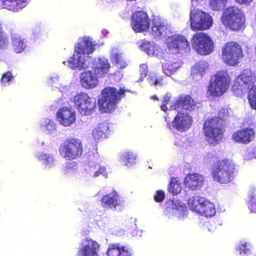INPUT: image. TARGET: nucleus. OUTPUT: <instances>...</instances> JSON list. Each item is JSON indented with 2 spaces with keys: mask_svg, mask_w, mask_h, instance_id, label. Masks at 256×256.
Instances as JSON below:
<instances>
[{
  "mask_svg": "<svg viewBox=\"0 0 256 256\" xmlns=\"http://www.w3.org/2000/svg\"><path fill=\"white\" fill-rule=\"evenodd\" d=\"M254 81L255 78L250 71L244 70L235 79L232 90L234 95L240 96L248 90L247 98L249 104L252 109L256 110V86H254Z\"/></svg>",
  "mask_w": 256,
  "mask_h": 256,
  "instance_id": "f257e3e1",
  "label": "nucleus"
},
{
  "mask_svg": "<svg viewBox=\"0 0 256 256\" xmlns=\"http://www.w3.org/2000/svg\"><path fill=\"white\" fill-rule=\"evenodd\" d=\"M96 44L92 42V40L88 37H84L81 40L77 43L74 47V54L70 60L64 61V64L71 68L74 70L76 68L83 69L87 67L86 64L84 54H90L93 53L96 50Z\"/></svg>",
  "mask_w": 256,
  "mask_h": 256,
  "instance_id": "f03ea898",
  "label": "nucleus"
},
{
  "mask_svg": "<svg viewBox=\"0 0 256 256\" xmlns=\"http://www.w3.org/2000/svg\"><path fill=\"white\" fill-rule=\"evenodd\" d=\"M128 91L122 88L117 89L114 86L105 87L101 92V98L98 100L100 110L104 112H112Z\"/></svg>",
  "mask_w": 256,
  "mask_h": 256,
  "instance_id": "7ed1b4c3",
  "label": "nucleus"
},
{
  "mask_svg": "<svg viewBox=\"0 0 256 256\" xmlns=\"http://www.w3.org/2000/svg\"><path fill=\"white\" fill-rule=\"evenodd\" d=\"M220 22L226 28L238 32L245 28L246 16L239 7L229 6L224 10Z\"/></svg>",
  "mask_w": 256,
  "mask_h": 256,
  "instance_id": "20e7f679",
  "label": "nucleus"
},
{
  "mask_svg": "<svg viewBox=\"0 0 256 256\" xmlns=\"http://www.w3.org/2000/svg\"><path fill=\"white\" fill-rule=\"evenodd\" d=\"M235 166L232 160L222 158L214 162L211 168L214 180L220 184H228L234 178Z\"/></svg>",
  "mask_w": 256,
  "mask_h": 256,
  "instance_id": "39448f33",
  "label": "nucleus"
},
{
  "mask_svg": "<svg viewBox=\"0 0 256 256\" xmlns=\"http://www.w3.org/2000/svg\"><path fill=\"white\" fill-rule=\"evenodd\" d=\"M230 82L231 78L226 70L218 71L208 86L207 94L213 98L220 96L229 88Z\"/></svg>",
  "mask_w": 256,
  "mask_h": 256,
  "instance_id": "423d86ee",
  "label": "nucleus"
},
{
  "mask_svg": "<svg viewBox=\"0 0 256 256\" xmlns=\"http://www.w3.org/2000/svg\"><path fill=\"white\" fill-rule=\"evenodd\" d=\"M59 153L63 158L72 160L80 158L84 151L83 144L80 140L70 138L66 140L59 148Z\"/></svg>",
  "mask_w": 256,
  "mask_h": 256,
  "instance_id": "0eeeda50",
  "label": "nucleus"
},
{
  "mask_svg": "<svg viewBox=\"0 0 256 256\" xmlns=\"http://www.w3.org/2000/svg\"><path fill=\"white\" fill-rule=\"evenodd\" d=\"M244 56L242 46L236 42H228L222 48V60L228 66H235L238 64Z\"/></svg>",
  "mask_w": 256,
  "mask_h": 256,
  "instance_id": "6e6552de",
  "label": "nucleus"
},
{
  "mask_svg": "<svg viewBox=\"0 0 256 256\" xmlns=\"http://www.w3.org/2000/svg\"><path fill=\"white\" fill-rule=\"evenodd\" d=\"M202 130L206 140L210 144H216L222 140L225 126L208 118L204 122Z\"/></svg>",
  "mask_w": 256,
  "mask_h": 256,
  "instance_id": "1a4fd4ad",
  "label": "nucleus"
},
{
  "mask_svg": "<svg viewBox=\"0 0 256 256\" xmlns=\"http://www.w3.org/2000/svg\"><path fill=\"white\" fill-rule=\"evenodd\" d=\"M190 42L194 50L200 55H208L214 48L213 40L205 32H197L194 34L190 39Z\"/></svg>",
  "mask_w": 256,
  "mask_h": 256,
  "instance_id": "9d476101",
  "label": "nucleus"
},
{
  "mask_svg": "<svg viewBox=\"0 0 256 256\" xmlns=\"http://www.w3.org/2000/svg\"><path fill=\"white\" fill-rule=\"evenodd\" d=\"M188 204L191 210L206 218L212 217L216 214L214 204L200 196L190 198Z\"/></svg>",
  "mask_w": 256,
  "mask_h": 256,
  "instance_id": "9b49d317",
  "label": "nucleus"
},
{
  "mask_svg": "<svg viewBox=\"0 0 256 256\" xmlns=\"http://www.w3.org/2000/svg\"><path fill=\"white\" fill-rule=\"evenodd\" d=\"M190 28L193 31L207 30L213 24L211 16L195 8L191 10L190 12Z\"/></svg>",
  "mask_w": 256,
  "mask_h": 256,
  "instance_id": "f8f14e48",
  "label": "nucleus"
},
{
  "mask_svg": "<svg viewBox=\"0 0 256 256\" xmlns=\"http://www.w3.org/2000/svg\"><path fill=\"white\" fill-rule=\"evenodd\" d=\"M76 108L82 115L91 114L96 107V100L87 93L82 92L76 94L73 98Z\"/></svg>",
  "mask_w": 256,
  "mask_h": 256,
  "instance_id": "ddd939ff",
  "label": "nucleus"
},
{
  "mask_svg": "<svg viewBox=\"0 0 256 256\" xmlns=\"http://www.w3.org/2000/svg\"><path fill=\"white\" fill-rule=\"evenodd\" d=\"M168 48L174 54H182L190 50V44L186 38L181 34L169 36L166 39Z\"/></svg>",
  "mask_w": 256,
  "mask_h": 256,
  "instance_id": "4468645a",
  "label": "nucleus"
},
{
  "mask_svg": "<svg viewBox=\"0 0 256 256\" xmlns=\"http://www.w3.org/2000/svg\"><path fill=\"white\" fill-rule=\"evenodd\" d=\"M167 121L166 127L170 130L176 129L178 132H185L192 125L193 119L191 116L186 112H178L172 122Z\"/></svg>",
  "mask_w": 256,
  "mask_h": 256,
  "instance_id": "2eb2a0df",
  "label": "nucleus"
},
{
  "mask_svg": "<svg viewBox=\"0 0 256 256\" xmlns=\"http://www.w3.org/2000/svg\"><path fill=\"white\" fill-rule=\"evenodd\" d=\"M150 22L147 12L144 10L136 11L131 16L130 26L136 32H147L150 28Z\"/></svg>",
  "mask_w": 256,
  "mask_h": 256,
  "instance_id": "dca6fc26",
  "label": "nucleus"
},
{
  "mask_svg": "<svg viewBox=\"0 0 256 256\" xmlns=\"http://www.w3.org/2000/svg\"><path fill=\"white\" fill-rule=\"evenodd\" d=\"M110 64L108 58H98L94 60L92 64V71L99 78H104L110 72Z\"/></svg>",
  "mask_w": 256,
  "mask_h": 256,
  "instance_id": "f3484780",
  "label": "nucleus"
},
{
  "mask_svg": "<svg viewBox=\"0 0 256 256\" xmlns=\"http://www.w3.org/2000/svg\"><path fill=\"white\" fill-rule=\"evenodd\" d=\"M255 132L252 128H246L237 130L232 135V140L236 142L248 144L254 139Z\"/></svg>",
  "mask_w": 256,
  "mask_h": 256,
  "instance_id": "a211bd4d",
  "label": "nucleus"
},
{
  "mask_svg": "<svg viewBox=\"0 0 256 256\" xmlns=\"http://www.w3.org/2000/svg\"><path fill=\"white\" fill-rule=\"evenodd\" d=\"M80 78L82 87L86 89L94 88L99 83L98 80L99 78L91 70L84 71L82 72Z\"/></svg>",
  "mask_w": 256,
  "mask_h": 256,
  "instance_id": "6ab92c4d",
  "label": "nucleus"
},
{
  "mask_svg": "<svg viewBox=\"0 0 256 256\" xmlns=\"http://www.w3.org/2000/svg\"><path fill=\"white\" fill-rule=\"evenodd\" d=\"M57 118L60 123L64 126H68L74 123L76 120L74 112L71 108H62L57 112Z\"/></svg>",
  "mask_w": 256,
  "mask_h": 256,
  "instance_id": "aec40b11",
  "label": "nucleus"
},
{
  "mask_svg": "<svg viewBox=\"0 0 256 256\" xmlns=\"http://www.w3.org/2000/svg\"><path fill=\"white\" fill-rule=\"evenodd\" d=\"M204 182V176L197 172L188 174L184 178L185 186L192 190L200 188Z\"/></svg>",
  "mask_w": 256,
  "mask_h": 256,
  "instance_id": "412c9836",
  "label": "nucleus"
},
{
  "mask_svg": "<svg viewBox=\"0 0 256 256\" xmlns=\"http://www.w3.org/2000/svg\"><path fill=\"white\" fill-rule=\"evenodd\" d=\"M100 202L104 208L115 210L117 206H121L119 195L114 190H113L110 193L103 196Z\"/></svg>",
  "mask_w": 256,
  "mask_h": 256,
  "instance_id": "4be33fe9",
  "label": "nucleus"
},
{
  "mask_svg": "<svg viewBox=\"0 0 256 256\" xmlns=\"http://www.w3.org/2000/svg\"><path fill=\"white\" fill-rule=\"evenodd\" d=\"M86 244L80 248L78 252L80 256H98V250L99 245L96 242L92 240H86Z\"/></svg>",
  "mask_w": 256,
  "mask_h": 256,
  "instance_id": "5701e85b",
  "label": "nucleus"
},
{
  "mask_svg": "<svg viewBox=\"0 0 256 256\" xmlns=\"http://www.w3.org/2000/svg\"><path fill=\"white\" fill-rule=\"evenodd\" d=\"M108 256H131L130 250L119 244H110L106 251Z\"/></svg>",
  "mask_w": 256,
  "mask_h": 256,
  "instance_id": "b1692460",
  "label": "nucleus"
},
{
  "mask_svg": "<svg viewBox=\"0 0 256 256\" xmlns=\"http://www.w3.org/2000/svg\"><path fill=\"white\" fill-rule=\"evenodd\" d=\"M168 30L167 26L160 18L153 19L150 34L154 38H160L166 35Z\"/></svg>",
  "mask_w": 256,
  "mask_h": 256,
  "instance_id": "393cba45",
  "label": "nucleus"
},
{
  "mask_svg": "<svg viewBox=\"0 0 256 256\" xmlns=\"http://www.w3.org/2000/svg\"><path fill=\"white\" fill-rule=\"evenodd\" d=\"M196 105L194 100L190 95H180L178 96L175 102L174 108H182L187 110H190Z\"/></svg>",
  "mask_w": 256,
  "mask_h": 256,
  "instance_id": "a878e982",
  "label": "nucleus"
},
{
  "mask_svg": "<svg viewBox=\"0 0 256 256\" xmlns=\"http://www.w3.org/2000/svg\"><path fill=\"white\" fill-rule=\"evenodd\" d=\"M10 38L14 51L16 53L22 52L25 48L26 45L20 36L14 32H10Z\"/></svg>",
  "mask_w": 256,
  "mask_h": 256,
  "instance_id": "bb28decb",
  "label": "nucleus"
},
{
  "mask_svg": "<svg viewBox=\"0 0 256 256\" xmlns=\"http://www.w3.org/2000/svg\"><path fill=\"white\" fill-rule=\"evenodd\" d=\"M109 130L108 124L106 122H102L98 124L92 132V135L96 140L106 137V134Z\"/></svg>",
  "mask_w": 256,
  "mask_h": 256,
  "instance_id": "cd10ccee",
  "label": "nucleus"
},
{
  "mask_svg": "<svg viewBox=\"0 0 256 256\" xmlns=\"http://www.w3.org/2000/svg\"><path fill=\"white\" fill-rule=\"evenodd\" d=\"M26 3L27 0H12L6 6L5 9L12 12H18L24 8Z\"/></svg>",
  "mask_w": 256,
  "mask_h": 256,
  "instance_id": "c85d7f7f",
  "label": "nucleus"
},
{
  "mask_svg": "<svg viewBox=\"0 0 256 256\" xmlns=\"http://www.w3.org/2000/svg\"><path fill=\"white\" fill-rule=\"evenodd\" d=\"M208 68V63L204 61H200L196 63L192 68V74L193 76L204 75Z\"/></svg>",
  "mask_w": 256,
  "mask_h": 256,
  "instance_id": "c756f323",
  "label": "nucleus"
},
{
  "mask_svg": "<svg viewBox=\"0 0 256 256\" xmlns=\"http://www.w3.org/2000/svg\"><path fill=\"white\" fill-rule=\"evenodd\" d=\"M230 116V114L228 109L226 108H221L217 116H213L210 117L211 119L220 123V124H224L226 120Z\"/></svg>",
  "mask_w": 256,
  "mask_h": 256,
  "instance_id": "7c9ffc66",
  "label": "nucleus"
},
{
  "mask_svg": "<svg viewBox=\"0 0 256 256\" xmlns=\"http://www.w3.org/2000/svg\"><path fill=\"white\" fill-rule=\"evenodd\" d=\"M168 190L174 195L180 194L182 191L180 183L175 178H172L168 184Z\"/></svg>",
  "mask_w": 256,
  "mask_h": 256,
  "instance_id": "2f4dec72",
  "label": "nucleus"
},
{
  "mask_svg": "<svg viewBox=\"0 0 256 256\" xmlns=\"http://www.w3.org/2000/svg\"><path fill=\"white\" fill-rule=\"evenodd\" d=\"M120 158L124 165L126 166H130L135 163L136 156L133 153L127 152L123 153L121 155Z\"/></svg>",
  "mask_w": 256,
  "mask_h": 256,
  "instance_id": "473e14b6",
  "label": "nucleus"
},
{
  "mask_svg": "<svg viewBox=\"0 0 256 256\" xmlns=\"http://www.w3.org/2000/svg\"><path fill=\"white\" fill-rule=\"evenodd\" d=\"M228 0H210L209 5L214 10L219 11L225 6Z\"/></svg>",
  "mask_w": 256,
  "mask_h": 256,
  "instance_id": "72a5a7b5",
  "label": "nucleus"
},
{
  "mask_svg": "<svg viewBox=\"0 0 256 256\" xmlns=\"http://www.w3.org/2000/svg\"><path fill=\"white\" fill-rule=\"evenodd\" d=\"M110 59L112 62L120 68H124L126 66V62L118 54H113L110 56Z\"/></svg>",
  "mask_w": 256,
  "mask_h": 256,
  "instance_id": "f704fd0d",
  "label": "nucleus"
},
{
  "mask_svg": "<svg viewBox=\"0 0 256 256\" xmlns=\"http://www.w3.org/2000/svg\"><path fill=\"white\" fill-rule=\"evenodd\" d=\"M8 44V38L5 34L0 22V49L6 48Z\"/></svg>",
  "mask_w": 256,
  "mask_h": 256,
  "instance_id": "c9c22d12",
  "label": "nucleus"
},
{
  "mask_svg": "<svg viewBox=\"0 0 256 256\" xmlns=\"http://www.w3.org/2000/svg\"><path fill=\"white\" fill-rule=\"evenodd\" d=\"M140 46L142 50L148 55H153L154 54V46L151 42L148 41L143 42Z\"/></svg>",
  "mask_w": 256,
  "mask_h": 256,
  "instance_id": "e433bc0d",
  "label": "nucleus"
},
{
  "mask_svg": "<svg viewBox=\"0 0 256 256\" xmlns=\"http://www.w3.org/2000/svg\"><path fill=\"white\" fill-rule=\"evenodd\" d=\"M38 158L40 160H44L46 165H52L54 162V158L46 154H41Z\"/></svg>",
  "mask_w": 256,
  "mask_h": 256,
  "instance_id": "4c0bfd02",
  "label": "nucleus"
},
{
  "mask_svg": "<svg viewBox=\"0 0 256 256\" xmlns=\"http://www.w3.org/2000/svg\"><path fill=\"white\" fill-rule=\"evenodd\" d=\"M248 204L250 208L254 210H256V208H254V206L256 205V191L253 190L248 197Z\"/></svg>",
  "mask_w": 256,
  "mask_h": 256,
  "instance_id": "58836bf2",
  "label": "nucleus"
},
{
  "mask_svg": "<svg viewBox=\"0 0 256 256\" xmlns=\"http://www.w3.org/2000/svg\"><path fill=\"white\" fill-rule=\"evenodd\" d=\"M171 95L169 93H166L163 97L162 104L160 106L162 110L166 112L168 110L167 104L170 102Z\"/></svg>",
  "mask_w": 256,
  "mask_h": 256,
  "instance_id": "ea45409f",
  "label": "nucleus"
},
{
  "mask_svg": "<svg viewBox=\"0 0 256 256\" xmlns=\"http://www.w3.org/2000/svg\"><path fill=\"white\" fill-rule=\"evenodd\" d=\"M13 78L14 76H12V72L8 71L2 75L0 82L2 84H6L10 82Z\"/></svg>",
  "mask_w": 256,
  "mask_h": 256,
  "instance_id": "a19ab883",
  "label": "nucleus"
},
{
  "mask_svg": "<svg viewBox=\"0 0 256 256\" xmlns=\"http://www.w3.org/2000/svg\"><path fill=\"white\" fill-rule=\"evenodd\" d=\"M181 208V206L180 204L176 202H174L172 200L170 202V204L166 207V210L168 212H174V210H177Z\"/></svg>",
  "mask_w": 256,
  "mask_h": 256,
  "instance_id": "79ce46f5",
  "label": "nucleus"
},
{
  "mask_svg": "<svg viewBox=\"0 0 256 256\" xmlns=\"http://www.w3.org/2000/svg\"><path fill=\"white\" fill-rule=\"evenodd\" d=\"M76 162H66L65 164V166L64 170L66 173L68 172L74 170L76 169Z\"/></svg>",
  "mask_w": 256,
  "mask_h": 256,
  "instance_id": "37998d69",
  "label": "nucleus"
},
{
  "mask_svg": "<svg viewBox=\"0 0 256 256\" xmlns=\"http://www.w3.org/2000/svg\"><path fill=\"white\" fill-rule=\"evenodd\" d=\"M238 250L240 254H248L250 252V248L246 242L240 244L238 246Z\"/></svg>",
  "mask_w": 256,
  "mask_h": 256,
  "instance_id": "c03bdc74",
  "label": "nucleus"
},
{
  "mask_svg": "<svg viewBox=\"0 0 256 256\" xmlns=\"http://www.w3.org/2000/svg\"><path fill=\"white\" fill-rule=\"evenodd\" d=\"M165 194L162 190H158L154 196V200L156 202H162L164 198Z\"/></svg>",
  "mask_w": 256,
  "mask_h": 256,
  "instance_id": "a18cd8bd",
  "label": "nucleus"
},
{
  "mask_svg": "<svg viewBox=\"0 0 256 256\" xmlns=\"http://www.w3.org/2000/svg\"><path fill=\"white\" fill-rule=\"evenodd\" d=\"M106 174V168L104 166H100L98 168V170L94 173V176H98L100 174H102V175L104 176Z\"/></svg>",
  "mask_w": 256,
  "mask_h": 256,
  "instance_id": "49530a36",
  "label": "nucleus"
},
{
  "mask_svg": "<svg viewBox=\"0 0 256 256\" xmlns=\"http://www.w3.org/2000/svg\"><path fill=\"white\" fill-rule=\"evenodd\" d=\"M254 0H235V1L240 4L248 5Z\"/></svg>",
  "mask_w": 256,
  "mask_h": 256,
  "instance_id": "de8ad7c7",
  "label": "nucleus"
},
{
  "mask_svg": "<svg viewBox=\"0 0 256 256\" xmlns=\"http://www.w3.org/2000/svg\"><path fill=\"white\" fill-rule=\"evenodd\" d=\"M164 72L167 76H170L173 74L174 70L172 69L169 68V66H166L164 67Z\"/></svg>",
  "mask_w": 256,
  "mask_h": 256,
  "instance_id": "09e8293b",
  "label": "nucleus"
},
{
  "mask_svg": "<svg viewBox=\"0 0 256 256\" xmlns=\"http://www.w3.org/2000/svg\"><path fill=\"white\" fill-rule=\"evenodd\" d=\"M12 0H0V8H5L6 6Z\"/></svg>",
  "mask_w": 256,
  "mask_h": 256,
  "instance_id": "8fccbe9b",
  "label": "nucleus"
},
{
  "mask_svg": "<svg viewBox=\"0 0 256 256\" xmlns=\"http://www.w3.org/2000/svg\"><path fill=\"white\" fill-rule=\"evenodd\" d=\"M48 125H50L51 127H53L54 126V123L52 122H49L48 124L46 125V126L48 128Z\"/></svg>",
  "mask_w": 256,
  "mask_h": 256,
  "instance_id": "3c124183",
  "label": "nucleus"
},
{
  "mask_svg": "<svg viewBox=\"0 0 256 256\" xmlns=\"http://www.w3.org/2000/svg\"><path fill=\"white\" fill-rule=\"evenodd\" d=\"M153 82H154V84H158L160 82L158 78H154Z\"/></svg>",
  "mask_w": 256,
  "mask_h": 256,
  "instance_id": "603ef678",
  "label": "nucleus"
},
{
  "mask_svg": "<svg viewBox=\"0 0 256 256\" xmlns=\"http://www.w3.org/2000/svg\"><path fill=\"white\" fill-rule=\"evenodd\" d=\"M152 98L154 100H158V98L156 97V96H152Z\"/></svg>",
  "mask_w": 256,
  "mask_h": 256,
  "instance_id": "864d4df0",
  "label": "nucleus"
},
{
  "mask_svg": "<svg viewBox=\"0 0 256 256\" xmlns=\"http://www.w3.org/2000/svg\"><path fill=\"white\" fill-rule=\"evenodd\" d=\"M141 66H145V65L143 64H142Z\"/></svg>",
  "mask_w": 256,
  "mask_h": 256,
  "instance_id": "5fc2aeb1",
  "label": "nucleus"
}]
</instances>
